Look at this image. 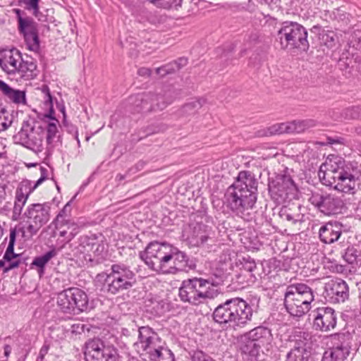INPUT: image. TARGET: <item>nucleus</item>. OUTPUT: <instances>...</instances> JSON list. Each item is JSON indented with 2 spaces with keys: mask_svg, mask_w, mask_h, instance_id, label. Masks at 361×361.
Masks as SVG:
<instances>
[{
  "mask_svg": "<svg viewBox=\"0 0 361 361\" xmlns=\"http://www.w3.org/2000/svg\"><path fill=\"white\" fill-rule=\"evenodd\" d=\"M258 181L254 173L240 171L235 182L228 188L225 198L228 207L245 221L252 218V209L257 198Z\"/></svg>",
  "mask_w": 361,
  "mask_h": 361,
  "instance_id": "obj_1",
  "label": "nucleus"
},
{
  "mask_svg": "<svg viewBox=\"0 0 361 361\" xmlns=\"http://www.w3.org/2000/svg\"><path fill=\"white\" fill-rule=\"evenodd\" d=\"M252 307L240 298H233L219 305L213 311L214 322L226 328L239 330L252 319Z\"/></svg>",
  "mask_w": 361,
  "mask_h": 361,
  "instance_id": "obj_2",
  "label": "nucleus"
},
{
  "mask_svg": "<svg viewBox=\"0 0 361 361\" xmlns=\"http://www.w3.org/2000/svg\"><path fill=\"white\" fill-rule=\"evenodd\" d=\"M97 279L104 281V290L113 295L131 289L137 282L135 274L123 264H112L109 273L98 274Z\"/></svg>",
  "mask_w": 361,
  "mask_h": 361,
  "instance_id": "obj_3",
  "label": "nucleus"
},
{
  "mask_svg": "<svg viewBox=\"0 0 361 361\" xmlns=\"http://www.w3.org/2000/svg\"><path fill=\"white\" fill-rule=\"evenodd\" d=\"M318 175L324 185L345 193H355L358 176L357 171L350 164L326 171L320 169Z\"/></svg>",
  "mask_w": 361,
  "mask_h": 361,
  "instance_id": "obj_4",
  "label": "nucleus"
},
{
  "mask_svg": "<svg viewBox=\"0 0 361 361\" xmlns=\"http://www.w3.org/2000/svg\"><path fill=\"white\" fill-rule=\"evenodd\" d=\"M307 35V30L302 25L293 21H284L277 32L276 40L282 49L307 51L310 47Z\"/></svg>",
  "mask_w": 361,
  "mask_h": 361,
  "instance_id": "obj_5",
  "label": "nucleus"
},
{
  "mask_svg": "<svg viewBox=\"0 0 361 361\" xmlns=\"http://www.w3.org/2000/svg\"><path fill=\"white\" fill-rule=\"evenodd\" d=\"M208 281L202 278H192L184 280L179 288V297L183 302L198 305L205 299L216 298L219 292L210 288Z\"/></svg>",
  "mask_w": 361,
  "mask_h": 361,
  "instance_id": "obj_6",
  "label": "nucleus"
},
{
  "mask_svg": "<svg viewBox=\"0 0 361 361\" xmlns=\"http://www.w3.org/2000/svg\"><path fill=\"white\" fill-rule=\"evenodd\" d=\"M44 128L34 119L23 121L20 131L13 136L16 144L36 152L43 150Z\"/></svg>",
  "mask_w": 361,
  "mask_h": 361,
  "instance_id": "obj_7",
  "label": "nucleus"
},
{
  "mask_svg": "<svg viewBox=\"0 0 361 361\" xmlns=\"http://www.w3.org/2000/svg\"><path fill=\"white\" fill-rule=\"evenodd\" d=\"M173 91L171 89L164 90V94H153L151 92L138 94L131 97L135 112L145 113L152 111L163 110L173 99Z\"/></svg>",
  "mask_w": 361,
  "mask_h": 361,
  "instance_id": "obj_8",
  "label": "nucleus"
},
{
  "mask_svg": "<svg viewBox=\"0 0 361 361\" xmlns=\"http://www.w3.org/2000/svg\"><path fill=\"white\" fill-rule=\"evenodd\" d=\"M172 246L166 243L153 241L139 255L151 270L159 273L162 265L166 264V262H168L170 259L171 254L169 251Z\"/></svg>",
  "mask_w": 361,
  "mask_h": 361,
  "instance_id": "obj_9",
  "label": "nucleus"
},
{
  "mask_svg": "<svg viewBox=\"0 0 361 361\" xmlns=\"http://www.w3.org/2000/svg\"><path fill=\"white\" fill-rule=\"evenodd\" d=\"M84 355L86 361H118L119 359L115 347L106 345L102 340L97 338L86 342Z\"/></svg>",
  "mask_w": 361,
  "mask_h": 361,
  "instance_id": "obj_10",
  "label": "nucleus"
},
{
  "mask_svg": "<svg viewBox=\"0 0 361 361\" xmlns=\"http://www.w3.org/2000/svg\"><path fill=\"white\" fill-rule=\"evenodd\" d=\"M269 192L271 198L278 202L295 197L297 187L290 175H278L269 183Z\"/></svg>",
  "mask_w": 361,
  "mask_h": 361,
  "instance_id": "obj_11",
  "label": "nucleus"
},
{
  "mask_svg": "<svg viewBox=\"0 0 361 361\" xmlns=\"http://www.w3.org/2000/svg\"><path fill=\"white\" fill-rule=\"evenodd\" d=\"M309 201L321 213L326 216L341 213L344 207L343 201L340 197L327 193L313 192Z\"/></svg>",
  "mask_w": 361,
  "mask_h": 361,
  "instance_id": "obj_12",
  "label": "nucleus"
},
{
  "mask_svg": "<svg viewBox=\"0 0 361 361\" xmlns=\"http://www.w3.org/2000/svg\"><path fill=\"white\" fill-rule=\"evenodd\" d=\"M310 315L313 317V328L317 331L328 332L334 329L336 326V314L331 307H318Z\"/></svg>",
  "mask_w": 361,
  "mask_h": 361,
  "instance_id": "obj_13",
  "label": "nucleus"
},
{
  "mask_svg": "<svg viewBox=\"0 0 361 361\" xmlns=\"http://www.w3.org/2000/svg\"><path fill=\"white\" fill-rule=\"evenodd\" d=\"M18 25L20 33L23 35L27 49L35 52L38 51L40 42L37 23L32 18L26 17V19H20V23Z\"/></svg>",
  "mask_w": 361,
  "mask_h": 361,
  "instance_id": "obj_14",
  "label": "nucleus"
},
{
  "mask_svg": "<svg viewBox=\"0 0 361 361\" xmlns=\"http://www.w3.org/2000/svg\"><path fill=\"white\" fill-rule=\"evenodd\" d=\"M20 61H22L21 54L16 48L3 49L0 51V67L7 74H16Z\"/></svg>",
  "mask_w": 361,
  "mask_h": 361,
  "instance_id": "obj_15",
  "label": "nucleus"
},
{
  "mask_svg": "<svg viewBox=\"0 0 361 361\" xmlns=\"http://www.w3.org/2000/svg\"><path fill=\"white\" fill-rule=\"evenodd\" d=\"M23 217L44 226L50 219V206L49 203H35L30 204L23 213Z\"/></svg>",
  "mask_w": 361,
  "mask_h": 361,
  "instance_id": "obj_16",
  "label": "nucleus"
},
{
  "mask_svg": "<svg viewBox=\"0 0 361 361\" xmlns=\"http://www.w3.org/2000/svg\"><path fill=\"white\" fill-rule=\"evenodd\" d=\"M212 234L209 226L202 223H195L189 226L188 239L192 245L199 247L206 243Z\"/></svg>",
  "mask_w": 361,
  "mask_h": 361,
  "instance_id": "obj_17",
  "label": "nucleus"
},
{
  "mask_svg": "<svg viewBox=\"0 0 361 361\" xmlns=\"http://www.w3.org/2000/svg\"><path fill=\"white\" fill-rule=\"evenodd\" d=\"M326 295L334 302H343L348 298V286L342 279L332 280L325 284Z\"/></svg>",
  "mask_w": 361,
  "mask_h": 361,
  "instance_id": "obj_18",
  "label": "nucleus"
},
{
  "mask_svg": "<svg viewBox=\"0 0 361 361\" xmlns=\"http://www.w3.org/2000/svg\"><path fill=\"white\" fill-rule=\"evenodd\" d=\"M291 298H297L298 300L311 305L314 300V294L312 289L305 283H297L287 286L285 293Z\"/></svg>",
  "mask_w": 361,
  "mask_h": 361,
  "instance_id": "obj_19",
  "label": "nucleus"
},
{
  "mask_svg": "<svg viewBox=\"0 0 361 361\" xmlns=\"http://www.w3.org/2000/svg\"><path fill=\"white\" fill-rule=\"evenodd\" d=\"M138 332V340L141 348L145 353L161 344V339L158 334L149 326H141L139 328Z\"/></svg>",
  "mask_w": 361,
  "mask_h": 361,
  "instance_id": "obj_20",
  "label": "nucleus"
},
{
  "mask_svg": "<svg viewBox=\"0 0 361 361\" xmlns=\"http://www.w3.org/2000/svg\"><path fill=\"white\" fill-rule=\"evenodd\" d=\"M342 234V226L338 223L329 222L322 226L319 232L320 240L326 244L337 241Z\"/></svg>",
  "mask_w": 361,
  "mask_h": 361,
  "instance_id": "obj_21",
  "label": "nucleus"
},
{
  "mask_svg": "<svg viewBox=\"0 0 361 361\" xmlns=\"http://www.w3.org/2000/svg\"><path fill=\"white\" fill-rule=\"evenodd\" d=\"M175 265L173 269L169 271L170 274H175L180 271L188 272L196 267L192 259H190L185 252L180 251L175 247L174 258Z\"/></svg>",
  "mask_w": 361,
  "mask_h": 361,
  "instance_id": "obj_22",
  "label": "nucleus"
},
{
  "mask_svg": "<svg viewBox=\"0 0 361 361\" xmlns=\"http://www.w3.org/2000/svg\"><path fill=\"white\" fill-rule=\"evenodd\" d=\"M284 306L286 311L293 317H300L308 312L311 305H308L298 300L297 298H291L290 296L284 294Z\"/></svg>",
  "mask_w": 361,
  "mask_h": 361,
  "instance_id": "obj_23",
  "label": "nucleus"
},
{
  "mask_svg": "<svg viewBox=\"0 0 361 361\" xmlns=\"http://www.w3.org/2000/svg\"><path fill=\"white\" fill-rule=\"evenodd\" d=\"M0 91L7 99L16 104L26 103L25 91L14 89L1 80H0Z\"/></svg>",
  "mask_w": 361,
  "mask_h": 361,
  "instance_id": "obj_24",
  "label": "nucleus"
},
{
  "mask_svg": "<svg viewBox=\"0 0 361 361\" xmlns=\"http://www.w3.org/2000/svg\"><path fill=\"white\" fill-rule=\"evenodd\" d=\"M350 353V348L343 343L326 350L322 361H343Z\"/></svg>",
  "mask_w": 361,
  "mask_h": 361,
  "instance_id": "obj_25",
  "label": "nucleus"
},
{
  "mask_svg": "<svg viewBox=\"0 0 361 361\" xmlns=\"http://www.w3.org/2000/svg\"><path fill=\"white\" fill-rule=\"evenodd\" d=\"M143 355L145 361H174L173 353L160 344Z\"/></svg>",
  "mask_w": 361,
  "mask_h": 361,
  "instance_id": "obj_26",
  "label": "nucleus"
},
{
  "mask_svg": "<svg viewBox=\"0 0 361 361\" xmlns=\"http://www.w3.org/2000/svg\"><path fill=\"white\" fill-rule=\"evenodd\" d=\"M73 298L74 314L87 311L88 309V298L87 294L78 288H70Z\"/></svg>",
  "mask_w": 361,
  "mask_h": 361,
  "instance_id": "obj_27",
  "label": "nucleus"
},
{
  "mask_svg": "<svg viewBox=\"0 0 361 361\" xmlns=\"http://www.w3.org/2000/svg\"><path fill=\"white\" fill-rule=\"evenodd\" d=\"M70 288L66 289L57 295L56 303L61 312L66 314H74V307H73V298Z\"/></svg>",
  "mask_w": 361,
  "mask_h": 361,
  "instance_id": "obj_28",
  "label": "nucleus"
},
{
  "mask_svg": "<svg viewBox=\"0 0 361 361\" xmlns=\"http://www.w3.org/2000/svg\"><path fill=\"white\" fill-rule=\"evenodd\" d=\"M16 73L25 80H31L37 76V65L32 61H20Z\"/></svg>",
  "mask_w": 361,
  "mask_h": 361,
  "instance_id": "obj_29",
  "label": "nucleus"
},
{
  "mask_svg": "<svg viewBox=\"0 0 361 361\" xmlns=\"http://www.w3.org/2000/svg\"><path fill=\"white\" fill-rule=\"evenodd\" d=\"M249 340L256 343H262V346L265 343L271 341V330L264 326H257L249 332Z\"/></svg>",
  "mask_w": 361,
  "mask_h": 361,
  "instance_id": "obj_30",
  "label": "nucleus"
},
{
  "mask_svg": "<svg viewBox=\"0 0 361 361\" xmlns=\"http://www.w3.org/2000/svg\"><path fill=\"white\" fill-rule=\"evenodd\" d=\"M262 346V343L248 340L241 348L242 353L247 357V360L257 361Z\"/></svg>",
  "mask_w": 361,
  "mask_h": 361,
  "instance_id": "obj_31",
  "label": "nucleus"
},
{
  "mask_svg": "<svg viewBox=\"0 0 361 361\" xmlns=\"http://www.w3.org/2000/svg\"><path fill=\"white\" fill-rule=\"evenodd\" d=\"M342 258L353 267L361 266V250L349 245L342 254Z\"/></svg>",
  "mask_w": 361,
  "mask_h": 361,
  "instance_id": "obj_32",
  "label": "nucleus"
},
{
  "mask_svg": "<svg viewBox=\"0 0 361 361\" xmlns=\"http://www.w3.org/2000/svg\"><path fill=\"white\" fill-rule=\"evenodd\" d=\"M43 226L32 220L27 221V225L16 228L17 233H20L24 240H30L35 235Z\"/></svg>",
  "mask_w": 361,
  "mask_h": 361,
  "instance_id": "obj_33",
  "label": "nucleus"
},
{
  "mask_svg": "<svg viewBox=\"0 0 361 361\" xmlns=\"http://www.w3.org/2000/svg\"><path fill=\"white\" fill-rule=\"evenodd\" d=\"M286 361H313L304 345L294 346L286 355Z\"/></svg>",
  "mask_w": 361,
  "mask_h": 361,
  "instance_id": "obj_34",
  "label": "nucleus"
},
{
  "mask_svg": "<svg viewBox=\"0 0 361 361\" xmlns=\"http://www.w3.org/2000/svg\"><path fill=\"white\" fill-rule=\"evenodd\" d=\"M56 255V252L54 249L47 252L41 256L36 257L31 263V268L36 267L37 268V273L41 277L44 274V268L46 264L49 260Z\"/></svg>",
  "mask_w": 361,
  "mask_h": 361,
  "instance_id": "obj_35",
  "label": "nucleus"
},
{
  "mask_svg": "<svg viewBox=\"0 0 361 361\" xmlns=\"http://www.w3.org/2000/svg\"><path fill=\"white\" fill-rule=\"evenodd\" d=\"M16 235V228H11L8 245L4 255V259L6 262H11L16 258H22V254H16L14 252Z\"/></svg>",
  "mask_w": 361,
  "mask_h": 361,
  "instance_id": "obj_36",
  "label": "nucleus"
},
{
  "mask_svg": "<svg viewBox=\"0 0 361 361\" xmlns=\"http://www.w3.org/2000/svg\"><path fill=\"white\" fill-rule=\"evenodd\" d=\"M188 63V59L185 57H180L176 61L170 62L161 67L156 68V73H161V71H165V72L169 74L174 73L185 66Z\"/></svg>",
  "mask_w": 361,
  "mask_h": 361,
  "instance_id": "obj_37",
  "label": "nucleus"
},
{
  "mask_svg": "<svg viewBox=\"0 0 361 361\" xmlns=\"http://www.w3.org/2000/svg\"><path fill=\"white\" fill-rule=\"evenodd\" d=\"M321 44L329 49H332L336 46L338 37L335 32L332 30H322L319 32Z\"/></svg>",
  "mask_w": 361,
  "mask_h": 361,
  "instance_id": "obj_38",
  "label": "nucleus"
},
{
  "mask_svg": "<svg viewBox=\"0 0 361 361\" xmlns=\"http://www.w3.org/2000/svg\"><path fill=\"white\" fill-rule=\"evenodd\" d=\"M155 7L166 10H178L182 6L183 0H147Z\"/></svg>",
  "mask_w": 361,
  "mask_h": 361,
  "instance_id": "obj_39",
  "label": "nucleus"
},
{
  "mask_svg": "<svg viewBox=\"0 0 361 361\" xmlns=\"http://www.w3.org/2000/svg\"><path fill=\"white\" fill-rule=\"evenodd\" d=\"M58 123L59 121L54 119V121L48 123L47 126L44 127V130H47L46 142L48 146H52L53 142L57 137V133L59 132L57 127Z\"/></svg>",
  "mask_w": 361,
  "mask_h": 361,
  "instance_id": "obj_40",
  "label": "nucleus"
},
{
  "mask_svg": "<svg viewBox=\"0 0 361 361\" xmlns=\"http://www.w3.org/2000/svg\"><path fill=\"white\" fill-rule=\"evenodd\" d=\"M341 117L344 120L361 119V105L343 109Z\"/></svg>",
  "mask_w": 361,
  "mask_h": 361,
  "instance_id": "obj_41",
  "label": "nucleus"
},
{
  "mask_svg": "<svg viewBox=\"0 0 361 361\" xmlns=\"http://www.w3.org/2000/svg\"><path fill=\"white\" fill-rule=\"evenodd\" d=\"M80 231V226L75 224H71L68 226V230H63L59 232L60 237L64 238V243L70 242Z\"/></svg>",
  "mask_w": 361,
  "mask_h": 361,
  "instance_id": "obj_42",
  "label": "nucleus"
},
{
  "mask_svg": "<svg viewBox=\"0 0 361 361\" xmlns=\"http://www.w3.org/2000/svg\"><path fill=\"white\" fill-rule=\"evenodd\" d=\"M204 100L202 99H197L195 100L191 101L190 102L186 103L182 108L183 113L191 115L195 114V112L200 109Z\"/></svg>",
  "mask_w": 361,
  "mask_h": 361,
  "instance_id": "obj_43",
  "label": "nucleus"
},
{
  "mask_svg": "<svg viewBox=\"0 0 361 361\" xmlns=\"http://www.w3.org/2000/svg\"><path fill=\"white\" fill-rule=\"evenodd\" d=\"M294 133H300L304 132L306 129L312 128L315 126V121L311 119L303 121H294L292 122Z\"/></svg>",
  "mask_w": 361,
  "mask_h": 361,
  "instance_id": "obj_44",
  "label": "nucleus"
},
{
  "mask_svg": "<svg viewBox=\"0 0 361 361\" xmlns=\"http://www.w3.org/2000/svg\"><path fill=\"white\" fill-rule=\"evenodd\" d=\"M212 275L214 276V279L213 277H209L206 279V281L209 282L208 286L210 288L211 286H217L220 285L226 277L225 272L222 269H218L213 271Z\"/></svg>",
  "mask_w": 361,
  "mask_h": 361,
  "instance_id": "obj_45",
  "label": "nucleus"
},
{
  "mask_svg": "<svg viewBox=\"0 0 361 361\" xmlns=\"http://www.w3.org/2000/svg\"><path fill=\"white\" fill-rule=\"evenodd\" d=\"M39 2V0H18L19 5L23 4L25 8L27 11H32L35 17H38L40 13Z\"/></svg>",
  "mask_w": 361,
  "mask_h": 361,
  "instance_id": "obj_46",
  "label": "nucleus"
},
{
  "mask_svg": "<svg viewBox=\"0 0 361 361\" xmlns=\"http://www.w3.org/2000/svg\"><path fill=\"white\" fill-rule=\"evenodd\" d=\"M332 16L334 19L344 23H348L350 20V14L346 11L345 6L335 8L332 12Z\"/></svg>",
  "mask_w": 361,
  "mask_h": 361,
  "instance_id": "obj_47",
  "label": "nucleus"
},
{
  "mask_svg": "<svg viewBox=\"0 0 361 361\" xmlns=\"http://www.w3.org/2000/svg\"><path fill=\"white\" fill-rule=\"evenodd\" d=\"M174 250H175V247L172 246L171 249L169 251V253L171 252V254L170 256V259L168 262H166V264L162 265L159 273L170 274L169 271H171V269H173V266L175 265V260L173 259Z\"/></svg>",
  "mask_w": 361,
  "mask_h": 361,
  "instance_id": "obj_48",
  "label": "nucleus"
},
{
  "mask_svg": "<svg viewBox=\"0 0 361 361\" xmlns=\"http://www.w3.org/2000/svg\"><path fill=\"white\" fill-rule=\"evenodd\" d=\"M281 216L286 220L291 222L292 224H296L298 222H302V215L300 213L292 214L288 212L286 209H285L283 212H282Z\"/></svg>",
  "mask_w": 361,
  "mask_h": 361,
  "instance_id": "obj_49",
  "label": "nucleus"
},
{
  "mask_svg": "<svg viewBox=\"0 0 361 361\" xmlns=\"http://www.w3.org/2000/svg\"><path fill=\"white\" fill-rule=\"evenodd\" d=\"M42 92L45 94V96L47 97L46 102H49L50 104V110L49 114L47 116L49 118L52 120V121H54L55 117L53 116L54 114V110L53 109V104H52V97L51 95V93L49 92V89L48 86L44 85L42 87Z\"/></svg>",
  "mask_w": 361,
  "mask_h": 361,
  "instance_id": "obj_50",
  "label": "nucleus"
},
{
  "mask_svg": "<svg viewBox=\"0 0 361 361\" xmlns=\"http://www.w3.org/2000/svg\"><path fill=\"white\" fill-rule=\"evenodd\" d=\"M350 44L357 50L361 49V30H356L353 32Z\"/></svg>",
  "mask_w": 361,
  "mask_h": 361,
  "instance_id": "obj_51",
  "label": "nucleus"
},
{
  "mask_svg": "<svg viewBox=\"0 0 361 361\" xmlns=\"http://www.w3.org/2000/svg\"><path fill=\"white\" fill-rule=\"evenodd\" d=\"M277 128L279 129V134L282 133H293L294 129L291 123H277Z\"/></svg>",
  "mask_w": 361,
  "mask_h": 361,
  "instance_id": "obj_52",
  "label": "nucleus"
},
{
  "mask_svg": "<svg viewBox=\"0 0 361 361\" xmlns=\"http://www.w3.org/2000/svg\"><path fill=\"white\" fill-rule=\"evenodd\" d=\"M30 193V192L29 190L27 192V194H25L23 190V187L18 188L16 190L15 201L25 203L29 197Z\"/></svg>",
  "mask_w": 361,
  "mask_h": 361,
  "instance_id": "obj_53",
  "label": "nucleus"
},
{
  "mask_svg": "<svg viewBox=\"0 0 361 361\" xmlns=\"http://www.w3.org/2000/svg\"><path fill=\"white\" fill-rule=\"evenodd\" d=\"M211 359L201 350H197L191 355V361H210Z\"/></svg>",
  "mask_w": 361,
  "mask_h": 361,
  "instance_id": "obj_54",
  "label": "nucleus"
},
{
  "mask_svg": "<svg viewBox=\"0 0 361 361\" xmlns=\"http://www.w3.org/2000/svg\"><path fill=\"white\" fill-rule=\"evenodd\" d=\"M63 127L66 128V130L68 133L74 135L75 139L78 140V142H80V141L78 140V137L77 128L74 125L68 123L66 120L63 121Z\"/></svg>",
  "mask_w": 361,
  "mask_h": 361,
  "instance_id": "obj_55",
  "label": "nucleus"
},
{
  "mask_svg": "<svg viewBox=\"0 0 361 361\" xmlns=\"http://www.w3.org/2000/svg\"><path fill=\"white\" fill-rule=\"evenodd\" d=\"M40 171H41V177L36 181L34 186L32 188H30V192H32L41 183H42V182H44L47 179V170L44 167H41Z\"/></svg>",
  "mask_w": 361,
  "mask_h": 361,
  "instance_id": "obj_56",
  "label": "nucleus"
},
{
  "mask_svg": "<svg viewBox=\"0 0 361 361\" xmlns=\"http://www.w3.org/2000/svg\"><path fill=\"white\" fill-rule=\"evenodd\" d=\"M327 144L334 145V144H340V145H345L346 140L344 137L340 136H334V137H326Z\"/></svg>",
  "mask_w": 361,
  "mask_h": 361,
  "instance_id": "obj_57",
  "label": "nucleus"
},
{
  "mask_svg": "<svg viewBox=\"0 0 361 361\" xmlns=\"http://www.w3.org/2000/svg\"><path fill=\"white\" fill-rule=\"evenodd\" d=\"M145 164L146 163L142 160L139 161L137 164H135V166H133V167L130 168L128 170V173H136L137 172L144 169Z\"/></svg>",
  "mask_w": 361,
  "mask_h": 361,
  "instance_id": "obj_58",
  "label": "nucleus"
},
{
  "mask_svg": "<svg viewBox=\"0 0 361 361\" xmlns=\"http://www.w3.org/2000/svg\"><path fill=\"white\" fill-rule=\"evenodd\" d=\"M255 1L261 5L267 4L272 9L279 7V3H280V0H255Z\"/></svg>",
  "mask_w": 361,
  "mask_h": 361,
  "instance_id": "obj_59",
  "label": "nucleus"
},
{
  "mask_svg": "<svg viewBox=\"0 0 361 361\" xmlns=\"http://www.w3.org/2000/svg\"><path fill=\"white\" fill-rule=\"evenodd\" d=\"M276 134H279V129L277 128V123L264 130L263 133L261 135L271 136V135H276Z\"/></svg>",
  "mask_w": 361,
  "mask_h": 361,
  "instance_id": "obj_60",
  "label": "nucleus"
},
{
  "mask_svg": "<svg viewBox=\"0 0 361 361\" xmlns=\"http://www.w3.org/2000/svg\"><path fill=\"white\" fill-rule=\"evenodd\" d=\"M9 264L7 267H4V272H8V271L17 268L21 264V258H16L15 260L8 262Z\"/></svg>",
  "mask_w": 361,
  "mask_h": 361,
  "instance_id": "obj_61",
  "label": "nucleus"
},
{
  "mask_svg": "<svg viewBox=\"0 0 361 361\" xmlns=\"http://www.w3.org/2000/svg\"><path fill=\"white\" fill-rule=\"evenodd\" d=\"M25 203L15 201L13 210V214L14 217L16 218V216H19L21 214L22 210H23V206L25 205Z\"/></svg>",
  "mask_w": 361,
  "mask_h": 361,
  "instance_id": "obj_62",
  "label": "nucleus"
},
{
  "mask_svg": "<svg viewBox=\"0 0 361 361\" xmlns=\"http://www.w3.org/2000/svg\"><path fill=\"white\" fill-rule=\"evenodd\" d=\"M84 259L87 265L90 267H94L99 264V259L92 258L91 255H85Z\"/></svg>",
  "mask_w": 361,
  "mask_h": 361,
  "instance_id": "obj_63",
  "label": "nucleus"
},
{
  "mask_svg": "<svg viewBox=\"0 0 361 361\" xmlns=\"http://www.w3.org/2000/svg\"><path fill=\"white\" fill-rule=\"evenodd\" d=\"M151 70L148 68H140L137 71V73L140 76H147L149 77L151 75Z\"/></svg>",
  "mask_w": 361,
  "mask_h": 361,
  "instance_id": "obj_64",
  "label": "nucleus"
}]
</instances>
